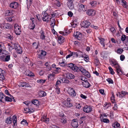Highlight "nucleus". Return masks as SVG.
Segmentation results:
<instances>
[{
  "label": "nucleus",
  "mask_w": 128,
  "mask_h": 128,
  "mask_svg": "<svg viewBox=\"0 0 128 128\" xmlns=\"http://www.w3.org/2000/svg\"><path fill=\"white\" fill-rule=\"evenodd\" d=\"M43 15V17H42V20L44 22H48L49 21V18H50V15L48 14V13L44 12H42Z\"/></svg>",
  "instance_id": "nucleus-1"
},
{
  "label": "nucleus",
  "mask_w": 128,
  "mask_h": 128,
  "mask_svg": "<svg viewBox=\"0 0 128 128\" xmlns=\"http://www.w3.org/2000/svg\"><path fill=\"white\" fill-rule=\"evenodd\" d=\"M64 76L68 79H73L75 77L74 75L72 73L68 72H66L64 74Z\"/></svg>",
  "instance_id": "nucleus-2"
},
{
  "label": "nucleus",
  "mask_w": 128,
  "mask_h": 128,
  "mask_svg": "<svg viewBox=\"0 0 128 128\" xmlns=\"http://www.w3.org/2000/svg\"><path fill=\"white\" fill-rule=\"evenodd\" d=\"M74 70H75V72H79L80 71L83 74H84V72L86 71V70L84 69L82 66L78 67L77 66L76 67L74 68Z\"/></svg>",
  "instance_id": "nucleus-3"
},
{
  "label": "nucleus",
  "mask_w": 128,
  "mask_h": 128,
  "mask_svg": "<svg viewBox=\"0 0 128 128\" xmlns=\"http://www.w3.org/2000/svg\"><path fill=\"white\" fill-rule=\"evenodd\" d=\"M90 24L88 21L84 20L82 23V26L84 28H87L88 27Z\"/></svg>",
  "instance_id": "nucleus-4"
},
{
  "label": "nucleus",
  "mask_w": 128,
  "mask_h": 128,
  "mask_svg": "<svg viewBox=\"0 0 128 128\" xmlns=\"http://www.w3.org/2000/svg\"><path fill=\"white\" fill-rule=\"evenodd\" d=\"M86 6V5L80 4L79 6L78 11L80 12L86 11V9L85 8V7Z\"/></svg>",
  "instance_id": "nucleus-5"
},
{
  "label": "nucleus",
  "mask_w": 128,
  "mask_h": 128,
  "mask_svg": "<svg viewBox=\"0 0 128 128\" xmlns=\"http://www.w3.org/2000/svg\"><path fill=\"white\" fill-rule=\"evenodd\" d=\"M74 0H68L67 2V5L69 8L70 9H72L74 7V6L73 4V2Z\"/></svg>",
  "instance_id": "nucleus-6"
},
{
  "label": "nucleus",
  "mask_w": 128,
  "mask_h": 128,
  "mask_svg": "<svg viewBox=\"0 0 128 128\" xmlns=\"http://www.w3.org/2000/svg\"><path fill=\"white\" fill-rule=\"evenodd\" d=\"M83 110L85 112L88 113L92 111V108L90 106H86L84 107Z\"/></svg>",
  "instance_id": "nucleus-7"
},
{
  "label": "nucleus",
  "mask_w": 128,
  "mask_h": 128,
  "mask_svg": "<svg viewBox=\"0 0 128 128\" xmlns=\"http://www.w3.org/2000/svg\"><path fill=\"white\" fill-rule=\"evenodd\" d=\"M86 13L89 16H93L95 15V12L94 10L90 9L86 11Z\"/></svg>",
  "instance_id": "nucleus-8"
},
{
  "label": "nucleus",
  "mask_w": 128,
  "mask_h": 128,
  "mask_svg": "<svg viewBox=\"0 0 128 128\" xmlns=\"http://www.w3.org/2000/svg\"><path fill=\"white\" fill-rule=\"evenodd\" d=\"M18 4L16 2H12L10 4V7L14 9L18 7Z\"/></svg>",
  "instance_id": "nucleus-9"
},
{
  "label": "nucleus",
  "mask_w": 128,
  "mask_h": 128,
  "mask_svg": "<svg viewBox=\"0 0 128 128\" xmlns=\"http://www.w3.org/2000/svg\"><path fill=\"white\" fill-rule=\"evenodd\" d=\"M41 52L40 54H38V57L40 58H42V57L46 54V52L43 50H42L41 51Z\"/></svg>",
  "instance_id": "nucleus-10"
},
{
  "label": "nucleus",
  "mask_w": 128,
  "mask_h": 128,
  "mask_svg": "<svg viewBox=\"0 0 128 128\" xmlns=\"http://www.w3.org/2000/svg\"><path fill=\"white\" fill-rule=\"evenodd\" d=\"M72 126L74 128H77L78 125V122L76 121L75 119L72 120V122L71 124Z\"/></svg>",
  "instance_id": "nucleus-11"
},
{
  "label": "nucleus",
  "mask_w": 128,
  "mask_h": 128,
  "mask_svg": "<svg viewBox=\"0 0 128 128\" xmlns=\"http://www.w3.org/2000/svg\"><path fill=\"white\" fill-rule=\"evenodd\" d=\"M64 105V106H66L68 107H70L72 106V104L70 102H66V101L62 103Z\"/></svg>",
  "instance_id": "nucleus-12"
},
{
  "label": "nucleus",
  "mask_w": 128,
  "mask_h": 128,
  "mask_svg": "<svg viewBox=\"0 0 128 128\" xmlns=\"http://www.w3.org/2000/svg\"><path fill=\"white\" fill-rule=\"evenodd\" d=\"M74 36L75 38H76L78 40H80L81 37L80 33L79 32H76V33H74Z\"/></svg>",
  "instance_id": "nucleus-13"
},
{
  "label": "nucleus",
  "mask_w": 128,
  "mask_h": 128,
  "mask_svg": "<svg viewBox=\"0 0 128 128\" xmlns=\"http://www.w3.org/2000/svg\"><path fill=\"white\" fill-rule=\"evenodd\" d=\"M120 97L122 98L126 95H128V92L125 91H122L121 92H118Z\"/></svg>",
  "instance_id": "nucleus-14"
},
{
  "label": "nucleus",
  "mask_w": 128,
  "mask_h": 128,
  "mask_svg": "<svg viewBox=\"0 0 128 128\" xmlns=\"http://www.w3.org/2000/svg\"><path fill=\"white\" fill-rule=\"evenodd\" d=\"M69 94L72 97L76 95V93L75 91L74 90L73 88H72L69 91Z\"/></svg>",
  "instance_id": "nucleus-15"
},
{
  "label": "nucleus",
  "mask_w": 128,
  "mask_h": 128,
  "mask_svg": "<svg viewBox=\"0 0 128 128\" xmlns=\"http://www.w3.org/2000/svg\"><path fill=\"white\" fill-rule=\"evenodd\" d=\"M64 38L62 36H60L58 37V40L59 43L60 44H62L64 42Z\"/></svg>",
  "instance_id": "nucleus-16"
},
{
  "label": "nucleus",
  "mask_w": 128,
  "mask_h": 128,
  "mask_svg": "<svg viewBox=\"0 0 128 128\" xmlns=\"http://www.w3.org/2000/svg\"><path fill=\"white\" fill-rule=\"evenodd\" d=\"M82 83L84 86L86 88H88L90 85V83L86 80L84 82H82Z\"/></svg>",
  "instance_id": "nucleus-17"
},
{
  "label": "nucleus",
  "mask_w": 128,
  "mask_h": 128,
  "mask_svg": "<svg viewBox=\"0 0 128 128\" xmlns=\"http://www.w3.org/2000/svg\"><path fill=\"white\" fill-rule=\"evenodd\" d=\"M20 87L26 88L28 87L29 85L27 83L23 82L20 83Z\"/></svg>",
  "instance_id": "nucleus-18"
},
{
  "label": "nucleus",
  "mask_w": 128,
  "mask_h": 128,
  "mask_svg": "<svg viewBox=\"0 0 128 128\" xmlns=\"http://www.w3.org/2000/svg\"><path fill=\"white\" fill-rule=\"evenodd\" d=\"M11 25L8 23L5 24L3 26V27L4 28H6L8 29H10L11 28Z\"/></svg>",
  "instance_id": "nucleus-19"
},
{
  "label": "nucleus",
  "mask_w": 128,
  "mask_h": 128,
  "mask_svg": "<svg viewBox=\"0 0 128 128\" xmlns=\"http://www.w3.org/2000/svg\"><path fill=\"white\" fill-rule=\"evenodd\" d=\"M68 64V66L70 68L72 69L75 72V70H74V68L77 66H76L75 65L72 63Z\"/></svg>",
  "instance_id": "nucleus-20"
},
{
  "label": "nucleus",
  "mask_w": 128,
  "mask_h": 128,
  "mask_svg": "<svg viewBox=\"0 0 128 128\" xmlns=\"http://www.w3.org/2000/svg\"><path fill=\"white\" fill-rule=\"evenodd\" d=\"M38 94L39 96H44L46 95V92L43 91H40L38 92Z\"/></svg>",
  "instance_id": "nucleus-21"
},
{
  "label": "nucleus",
  "mask_w": 128,
  "mask_h": 128,
  "mask_svg": "<svg viewBox=\"0 0 128 128\" xmlns=\"http://www.w3.org/2000/svg\"><path fill=\"white\" fill-rule=\"evenodd\" d=\"M73 53V55L74 56H76L77 57L78 56V55L80 56H82V57H83V56H82V54H81L80 53H82V52H72Z\"/></svg>",
  "instance_id": "nucleus-22"
},
{
  "label": "nucleus",
  "mask_w": 128,
  "mask_h": 128,
  "mask_svg": "<svg viewBox=\"0 0 128 128\" xmlns=\"http://www.w3.org/2000/svg\"><path fill=\"white\" fill-rule=\"evenodd\" d=\"M16 50V52L19 54H21L22 52V50L20 46H18V48H16L15 49Z\"/></svg>",
  "instance_id": "nucleus-23"
},
{
  "label": "nucleus",
  "mask_w": 128,
  "mask_h": 128,
  "mask_svg": "<svg viewBox=\"0 0 128 128\" xmlns=\"http://www.w3.org/2000/svg\"><path fill=\"white\" fill-rule=\"evenodd\" d=\"M31 103L37 106H38L39 104V102L38 100H36L32 101Z\"/></svg>",
  "instance_id": "nucleus-24"
},
{
  "label": "nucleus",
  "mask_w": 128,
  "mask_h": 128,
  "mask_svg": "<svg viewBox=\"0 0 128 128\" xmlns=\"http://www.w3.org/2000/svg\"><path fill=\"white\" fill-rule=\"evenodd\" d=\"M26 109L27 110H27L26 113H27L29 112L30 113H32L34 111V109L32 108H26Z\"/></svg>",
  "instance_id": "nucleus-25"
},
{
  "label": "nucleus",
  "mask_w": 128,
  "mask_h": 128,
  "mask_svg": "<svg viewBox=\"0 0 128 128\" xmlns=\"http://www.w3.org/2000/svg\"><path fill=\"white\" fill-rule=\"evenodd\" d=\"M14 30H18L21 31V29L20 26L17 24H15L14 26Z\"/></svg>",
  "instance_id": "nucleus-26"
},
{
  "label": "nucleus",
  "mask_w": 128,
  "mask_h": 128,
  "mask_svg": "<svg viewBox=\"0 0 128 128\" xmlns=\"http://www.w3.org/2000/svg\"><path fill=\"white\" fill-rule=\"evenodd\" d=\"M49 118H46V116H43L42 118V121L45 122L47 123L49 121Z\"/></svg>",
  "instance_id": "nucleus-27"
},
{
  "label": "nucleus",
  "mask_w": 128,
  "mask_h": 128,
  "mask_svg": "<svg viewBox=\"0 0 128 128\" xmlns=\"http://www.w3.org/2000/svg\"><path fill=\"white\" fill-rule=\"evenodd\" d=\"M122 2V4L123 6L125 8L127 7V5L126 2L124 0H120Z\"/></svg>",
  "instance_id": "nucleus-28"
},
{
  "label": "nucleus",
  "mask_w": 128,
  "mask_h": 128,
  "mask_svg": "<svg viewBox=\"0 0 128 128\" xmlns=\"http://www.w3.org/2000/svg\"><path fill=\"white\" fill-rule=\"evenodd\" d=\"M12 118H6V123L10 124L12 121Z\"/></svg>",
  "instance_id": "nucleus-29"
},
{
  "label": "nucleus",
  "mask_w": 128,
  "mask_h": 128,
  "mask_svg": "<svg viewBox=\"0 0 128 128\" xmlns=\"http://www.w3.org/2000/svg\"><path fill=\"white\" fill-rule=\"evenodd\" d=\"M10 96L11 97V98L8 96H6L5 98V100L7 102H12V98H13V96Z\"/></svg>",
  "instance_id": "nucleus-30"
},
{
  "label": "nucleus",
  "mask_w": 128,
  "mask_h": 128,
  "mask_svg": "<svg viewBox=\"0 0 128 128\" xmlns=\"http://www.w3.org/2000/svg\"><path fill=\"white\" fill-rule=\"evenodd\" d=\"M61 80L62 82L68 84L70 82L68 80L65 78H63L61 79Z\"/></svg>",
  "instance_id": "nucleus-31"
},
{
  "label": "nucleus",
  "mask_w": 128,
  "mask_h": 128,
  "mask_svg": "<svg viewBox=\"0 0 128 128\" xmlns=\"http://www.w3.org/2000/svg\"><path fill=\"white\" fill-rule=\"evenodd\" d=\"M117 74L118 75H121L122 74L123 72L121 70V68L116 69Z\"/></svg>",
  "instance_id": "nucleus-32"
},
{
  "label": "nucleus",
  "mask_w": 128,
  "mask_h": 128,
  "mask_svg": "<svg viewBox=\"0 0 128 128\" xmlns=\"http://www.w3.org/2000/svg\"><path fill=\"white\" fill-rule=\"evenodd\" d=\"M51 24H50L51 27L52 28H54V25H55V21L54 19H52L51 20Z\"/></svg>",
  "instance_id": "nucleus-33"
},
{
  "label": "nucleus",
  "mask_w": 128,
  "mask_h": 128,
  "mask_svg": "<svg viewBox=\"0 0 128 128\" xmlns=\"http://www.w3.org/2000/svg\"><path fill=\"white\" fill-rule=\"evenodd\" d=\"M83 74L85 76H86L88 78H90V75L89 72L87 71L86 70V71L84 72Z\"/></svg>",
  "instance_id": "nucleus-34"
},
{
  "label": "nucleus",
  "mask_w": 128,
  "mask_h": 128,
  "mask_svg": "<svg viewBox=\"0 0 128 128\" xmlns=\"http://www.w3.org/2000/svg\"><path fill=\"white\" fill-rule=\"evenodd\" d=\"M42 32L40 36V38L42 40H44L45 39V36L44 34V33L43 31H41Z\"/></svg>",
  "instance_id": "nucleus-35"
},
{
  "label": "nucleus",
  "mask_w": 128,
  "mask_h": 128,
  "mask_svg": "<svg viewBox=\"0 0 128 128\" xmlns=\"http://www.w3.org/2000/svg\"><path fill=\"white\" fill-rule=\"evenodd\" d=\"M7 38L10 40H13V37L11 35L9 34H7L6 35Z\"/></svg>",
  "instance_id": "nucleus-36"
},
{
  "label": "nucleus",
  "mask_w": 128,
  "mask_h": 128,
  "mask_svg": "<svg viewBox=\"0 0 128 128\" xmlns=\"http://www.w3.org/2000/svg\"><path fill=\"white\" fill-rule=\"evenodd\" d=\"M35 27L34 24H30L28 26V28L30 29L33 30Z\"/></svg>",
  "instance_id": "nucleus-37"
},
{
  "label": "nucleus",
  "mask_w": 128,
  "mask_h": 128,
  "mask_svg": "<svg viewBox=\"0 0 128 128\" xmlns=\"http://www.w3.org/2000/svg\"><path fill=\"white\" fill-rule=\"evenodd\" d=\"M45 65L46 66V67H48V68H48V69H47V70H50L51 69V68L50 67V65L48 64V62H46L45 64Z\"/></svg>",
  "instance_id": "nucleus-38"
},
{
  "label": "nucleus",
  "mask_w": 128,
  "mask_h": 128,
  "mask_svg": "<svg viewBox=\"0 0 128 128\" xmlns=\"http://www.w3.org/2000/svg\"><path fill=\"white\" fill-rule=\"evenodd\" d=\"M21 124L24 125H27L28 123L26 120L24 119L21 122Z\"/></svg>",
  "instance_id": "nucleus-39"
},
{
  "label": "nucleus",
  "mask_w": 128,
  "mask_h": 128,
  "mask_svg": "<svg viewBox=\"0 0 128 128\" xmlns=\"http://www.w3.org/2000/svg\"><path fill=\"white\" fill-rule=\"evenodd\" d=\"M108 69L110 70V73L112 74L113 75L114 74V72L113 69L111 67L109 66L108 67Z\"/></svg>",
  "instance_id": "nucleus-40"
},
{
  "label": "nucleus",
  "mask_w": 128,
  "mask_h": 128,
  "mask_svg": "<svg viewBox=\"0 0 128 128\" xmlns=\"http://www.w3.org/2000/svg\"><path fill=\"white\" fill-rule=\"evenodd\" d=\"M94 64L96 66H98L99 65L100 63V62L99 60L97 58H96L94 60Z\"/></svg>",
  "instance_id": "nucleus-41"
},
{
  "label": "nucleus",
  "mask_w": 128,
  "mask_h": 128,
  "mask_svg": "<svg viewBox=\"0 0 128 128\" xmlns=\"http://www.w3.org/2000/svg\"><path fill=\"white\" fill-rule=\"evenodd\" d=\"M60 122L63 123H65L66 122V121L65 118L62 117L60 119Z\"/></svg>",
  "instance_id": "nucleus-42"
},
{
  "label": "nucleus",
  "mask_w": 128,
  "mask_h": 128,
  "mask_svg": "<svg viewBox=\"0 0 128 128\" xmlns=\"http://www.w3.org/2000/svg\"><path fill=\"white\" fill-rule=\"evenodd\" d=\"M90 4L92 6H94L96 4V1H92L90 3Z\"/></svg>",
  "instance_id": "nucleus-43"
},
{
  "label": "nucleus",
  "mask_w": 128,
  "mask_h": 128,
  "mask_svg": "<svg viewBox=\"0 0 128 128\" xmlns=\"http://www.w3.org/2000/svg\"><path fill=\"white\" fill-rule=\"evenodd\" d=\"M12 13L10 10L7 11L6 13V16H10L12 15Z\"/></svg>",
  "instance_id": "nucleus-44"
},
{
  "label": "nucleus",
  "mask_w": 128,
  "mask_h": 128,
  "mask_svg": "<svg viewBox=\"0 0 128 128\" xmlns=\"http://www.w3.org/2000/svg\"><path fill=\"white\" fill-rule=\"evenodd\" d=\"M104 38H101L100 39V43L102 45H103V47H104L105 46V45L104 43Z\"/></svg>",
  "instance_id": "nucleus-45"
},
{
  "label": "nucleus",
  "mask_w": 128,
  "mask_h": 128,
  "mask_svg": "<svg viewBox=\"0 0 128 128\" xmlns=\"http://www.w3.org/2000/svg\"><path fill=\"white\" fill-rule=\"evenodd\" d=\"M10 59V56L9 55L6 56L5 59V61L7 62Z\"/></svg>",
  "instance_id": "nucleus-46"
},
{
  "label": "nucleus",
  "mask_w": 128,
  "mask_h": 128,
  "mask_svg": "<svg viewBox=\"0 0 128 128\" xmlns=\"http://www.w3.org/2000/svg\"><path fill=\"white\" fill-rule=\"evenodd\" d=\"M124 50H123L120 48L117 50V52L118 53L121 54L122 52Z\"/></svg>",
  "instance_id": "nucleus-47"
},
{
  "label": "nucleus",
  "mask_w": 128,
  "mask_h": 128,
  "mask_svg": "<svg viewBox=\"0 0 128 128\" xmlns=\"http://www.w3.org/2000/svg\"><path fill=\"white\" fill-rule=\"evenodd\" d=\"M108 82L109 84H113V81L111 78H108L106 80Z\"/></svg>",
  "instance_id": "nucleus-48"
},
{
  "label": "nucleus",
  "mask_w": 128,
  "mask_h": 128,
  "mask_svg": "<svg viewBox=\"0 0 128 128\" xmlns=\"http://www.w3.org/2000/svg\"><path fill=\"white\" fill-rule=\"evenodd\" d=\"M4 94L2 92H0V101L3 102H2V100L4 98Z\"/></svg>",
  "instance_id": "nucleus-49"
},
{
  "label": "nucleus",
  "mask_w": 128,
  "mask_h": 128,
  "mask_svg": "<svg viewBox=\"0 0 128 128\" xmlns=\"http://www.w3.org/2000/svg\"><path fill=\"white\" fill-rule=\"evenodd\" d=\"M4 71L0 68V76H2L4 74Z\"/></svg>",
  "instance_id": "nucleus-50"
},
{
  "label": "nucleus",
  "mask_w": 128,
  "mask_h": 128,
  "mask_svg": "<svg viewBox=\"0 0 128 128\" xmlns=\"http://www.w3.org/2000/svg\"><path fill=\"white\" fill-rule=\"evenodd\" d=\"M51 16H50V19H51L52 18L56 16V13H55L54 12H53L52 14H51Z\"/></svg>",
  "instance_id": "nucleus-51"
},
{
  "label": "nucleus",
  "mask_w": 128,
  "mask_h": 128,
  "mask_svg": "<svg viewBox=\"0 0 128 128\" xmlns=\"http://www.w3.org/2000/svg\"><path fill=\"white\" fill-rule=\"evenodd\" d=\"M126 36L124 34H123L121 36V39L122 41H124L126 38Z\"/></svg>",
  "instance_id": "nucleus-52"
},
{
  "label": "nucleus",
  "mask_w": 128,
  "mask_h": 128,
  "mask_svg": "<svg viewBox=\"0 0 128 128\" xmlns=\"http://www.w3.org/2000/svg\"><path fill=\"white\" fill-rule=\"evenodd\" d=\"M20 45L18 44V43H16L14 44V48L16 49V48H18V46H20Z\"/></svg>",
  "instance_id": "nucleus-53"
},
{
  "label": "nucleus",
  "mask_w": 128,
  "mask_h": 128,
  "mask_svg": "<svg viewBox=\"0 0 128 128\" xmlns=\"http://www.w3.org/2000/svg\"><path fill=\"white\" fill-rule=\"evenodd\" d=\"M103 122L105 123H108L110 122L109 120L107 118H104L103 119Z\"/></svg>",
  "instance_id": "nucleus-54"
},
{
  "label": "nucleus",
  "mask_w": 128,
  "mask_h": 128,
  "mask_svg": "<svg viewBox=\"0 0 128 128\" xmlns=\"http://www.w3.org/2000/svg\"><path fill=\"white\" fill-rule=\"evenodd\" d=\"M29 60L27 57H26L25 59L24 60V61L26 63H28L29 61Z\"/></svg>",
  "instance_id": "nucleus-55"
},
{
  "label": "nucleus",
  "mask_w": 128,
  "mask_h": 128,
  "mask_svg": "<svg viewBox=\"0 0 128 128\" xmlns=\"http://www.w3.org/2000/svg\"><path fill=\"white\" fill-rule=\"evenodd\" d=\"M84 60L86 61V62H88L89 60V58L88 56H85L84 58Z\"/></svg>",
  "instance_id": "nucleus-56"
},
{
  "label": "nucleus",
  "mask_w": 128,
  "mask_h": 128,
  "mask_svg": "<svg viewBox=\"0 0 128 128\" xmlns=\"http://www.w3.org/2000/svg\"><path fill=\"white\" fill-rule=\"evenodd\" d=\"M111 62L112 64L114 66L115 65H116L118 64V63L117 62L115 61H112Z\"/></svg>",
  "instance_id": "nucleus-57"
},
{
  "label": "nucleus",
  "mask_w": 128,
  "mask_h": 128,
  "mask_svg": "<svg viewBox=\"0 0 128 128\" xmlns=\"http://www.w3.org/2000/svg\"><path fill=\"white\" fill-rule=\"evenodd\" d=\"M120 60L122 61H123L125 59V57L123 55H121L120 56Z\"/></svg>",
  "instance_id": "nucleus-58"
},
{
  "label": "nucleus",
  "mask_w": 128,
  "mask_h": 128,
  "mask_svg": "<svg viewBox=\"0 0 128 128\" xmlns=\"http://www.w3.org/2000/svg\"><path fill=\"white\" fill-rule=\"evenodd\" d=\"M68 15L70 17H72L73 15V13L71 12H69L68 13Z\"/></svg>",
  "instance_id": "nucleus-59"
},
{
  "label": "nucleus",
  "mask_w": 128,
  "mask_h": 128,
  "mask_svg": "<svg viewBox=\"0 0 128 128\" xmlns=\"http://www.w3.org/2000/svg\"><path fill=\"white\" fill-rule=\"evenodd\" d=\"M110 30L111 32L113 33H114L116 32V30L115 28L113 27L110 28Z\"/></svg>",
  "instance_id": "nucleus-60"
},
{
  "label": "nucleus",
  "mask_w": 128,
  "mask_h": 128,
  "mask_svg": "<svg viewBox=\"0 0 128 128\" xmlns=\"http://www.w3.org/2000/svg\"><path fill=\"white\" fill-rule=\"evenodd\" d=\"M16 116V115H14L13 116L12 118L13 120L16 121V122H17Z\"/></svg>",
  "instance_id": "nucleus-61"
},
{
  "label": "nucleus",
  "mask_w": 128,
  "mask_h": 128,
  "mask_svg": "<svg viewBox=\"0 0 128 128\" xmlns=\"http://www.w3.org/2000/svg\"><path fill=\"white\" fill-rule=\"evenodd\" d=\"M61 82L60 80H58L56 82V86H58V85L60 84L61 83Z\"/></svg>",
  "instance_id": "nucleus-62"
},
{
  "label": "nucleus",
  "mask_w": 128,
  "mask_h": 128,
  "mask_svg": "<svg viewBox=\"0 0 128 128\" xmlns=\"http://www.w3.org/2000/svg\"><path fill=\"white\" fill-rule=\"evenodd\" d=\"M71 24L72 27L75 28L77 25L76 24H75L74 22H72Z\"/></svg>",
  "instance_id": "nucleus-63"
},
{
  "label": "nucleus",
  "mask_w": 128,
  "mask_h": 128,
  "mask_svg": "<svg viewBox=\"0 0 128 128\" xmlns=\"http://www.w3.org/2000/svg\"><path fill=\"white\" fill-rule=\"evenodd\" d=\"M27 75L30 76H34V74L32 72H30V73L29 74H28Z\"/></svg>",
  "instance_id": "nucleus-64"
}]
</instances>
